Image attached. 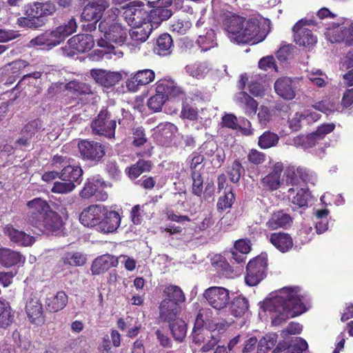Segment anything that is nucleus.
<instances>
[{
  "label": "nucleus",
  "instance_id": "1",
  "mask_svg": "<svg viewBox=\"0 0 353 353\" xmlns=\"http://www.w3.org/2000/svg\"><path fill=\"white\" fill-rule=\"evenodd\" d=\"M303 293L296 286L285 287L276 294L263 303V309L272 314V324L279 325L289 318H293L306 311Z\"/></svg>",
  "mask_w": 353,
  "mask_h": 353
},
{
  "label": "nucleus",
  "instance_id": "2",
  "mask_svg": "<svg viewBox=\"0 0 353 353\" xmlns=\"http://www.w3.org/2000/svg\"><path fill=\"white\" fill-rule=\"evenodd\" d=\"M223 26L227 36L233 43H256L263 38L258 36L259 23L256 19H245L242 17L229 13L223 21Z\"/></svg>",
  "mask_w": 353,
  "mask_h": 353
},
{
  "label": "nucleus",
  "instance_id": "3",
  "mask_svg": "<svg viewBox=\"0 0 353 353\" xmlns=\"http://www.w3.org/2000/svg\"><path fill=\"white\" fill-rule=\"evenodd\" d=\"M77 23L74 18L55 30L47 31L30 41V45L41 50H49L61 43L67 37L76 31Z\"/></svg>",
  "mask_w": 353,
  "mask_h": 353
},
{
  "label": "nucleus",
  "instance_id": "4",
  "mask_svg": "<svg viewBox=\"0 0 353 353\" xmlns=\"http://www.w3.org/2000/svg\"><path fill=\"white\" fill-rule=\"evenodd\" d=\"M117 117L111 110L103 108L97 117L91 123L92 133L108 138L114 137L117 126Z\"/></svg>",
  "mask_w": 353,
  "mask_h": 353
},
{
  "label": "nucleus",
  "instance_id": "5",
  "mask_svg": "<svg viewBox=\"0 0 353 353\" xmlns=\"http://www.w3.org/2000/svg\"><path fill=\"white\" fill-rule=\"evenodd\" d=\"M143 3L139 1L130 2L127 7L123 8L120 20L125 21L130 27L146 23L148 12L142 8Z\"/></svg>",
  "mask_w": 353,
  "mask_h": 353
},
{
  "label": "nucleus",
  "instance_id": "6",
  "mask_svg": "<svg viewBox=\"0 0 353 353\" xmlns=\"http://www.w3.org/2000/svg\"><path fill=\"white\" fill-rule=\"evenodd\" d=\"M108 22L104 21L99 23V29L104 32V42L108 43L110 47L114 48L113 44L122 46L126 41L128 30L120 23H114L109 26L107 29Z\"/></svg>",
  "mask_w": 353,
  "mask_h": 353
},
{
  "label": "nucleus",
  "instance_id": "7",
  "mask_svg": "<svg viewBox=\"0 0 353 353\" xmlns=\"http://www.w3.org/2000/svg\"><path fill=\"white\" fill-rule=\"evenodd\" d=\"M267 265L265 256L261 255L250 260L247 265L245 283L249 286L258 285L265 276Z\"/></svg>",
  "mask_w": 353,
  "mask_h": 353
},
{
  "label": "nucleus",
  "instance_id": "8",
  "mask_svg": "<svg viewBox=\"0 0 353 353\" xmlns=\"http://www.w3.org/2000/svg\"><path fill=\"white\" fill-rule=\"evenodd\" d=\"M203 297L212 307L221 311L225 309L230 303V290L223 287H210L204 291Z\"/></svg>",
  "mask_w": 353,
  "mask_h": 353
},
{
  "label": "nucleus",
  "instance_id": "9",
  "mask_svg": "<svg viewBox=\"0 0 353 353\" xmlns=\"http://www.w3.org/2000/svg\"><path fill=\"white\" fill-rule=\"evenodd\" d=\"M106 186V183L99 176H93L87 180L79 196L83 199L94 197L97 201H104L108 197L104 190Z\"/></svg>",
  "mask_w": 353,
  "mask_h": 353
},
{
  "label": "nucleus",
  "instance_id": "10",
  "mask_svg": "<svg viewBox=\"0 0 353 353\" xmlns=\"http://www.w3.org/2000/svg\"><path fill=\"white\" fill-rule=\"evenodd\" d=\"M313 23L312 20H299L292 28L295 43L305 48L310 49L317 42L316 37L305 26Z\"/></svg>",
  "mask_w": 353,
  "mask_h": 353
},
{
  "label": "nucleus",
  "instance_id": "11",
  "mask_svg": "<svg viewBox=\"0 0 353 353\" xmlns=\"http://www.w3.org/2000/svg\"><path fill=\"white\" fill-rule=\"evenodd\" d=\"M26 221L34 227L51 210L48 203L41 198H35L27 202Z\"/></svg>",
  "mask_w": 353,
  "mask_h": 353
},
{
  "label": "nucleus",
  "instance_id": "12",
  "mask_svg": "<svg viewBox=\"0 0 353 353\" xmlns=\"http://www.w3.org/2000/svg\"><path fill=\"white\" fill-rule=\"evenodd\" d=\"M78 148L81 157L88 161L99 162L105 154L104 146L94 141L81 140Z\"/></svg>",
  "mask_w": 353,
  "mask_h": 353
},
{
  "label": "nucleus",
  "instance_id": "13",
  "mask_svg": "<svg viewBox=\"0 0 353 353\" xmlns=\"http://www.w3.org/2000/svg\"><path fill=\"white\" fill-rule=\"evenodd\" d=\"M193 342L199 345H203L201 350L207 352L212 350L219 342L220 335L216 330L204 329L194 332L192 337Z\"/></svg>",
  "mask_w": 353,
  "mask_h": 353
},
{
  "label": "nucleus",
  "instance_id": "14",
  "mask_svg": "<svg viewBox=\"0 0 353 353\" xmlns=\"http://www.w3.org/2000/svg\"><path fill=\"white\" fill-rule=\"evenodd\" d=\"M105 209L102 205H91L82 211L79 221L84 226L97 228L101 218L105 214Z\"/></svg>",
  "mask_w": 353,
  "mask_h": 353
},
{
  "label": "nucleus",
  "instance_id": "15",
  "mask_svg": "<svg viewBox=\"0 0 353 353\" xmlns=\"http://www.w3.org/2000/svg\"><path fill=\"white\" fill-rule=\"evenodd\" d=\"M155 73L152 70L145 69L137 71L125 81L128 90L137 92L139 86L146 85L154 80Z\"/></svg>",
  "mask_w": 353,
  "mask_h": 353
},
{
  "label": "nucleus",
  "instance_id": "16",
  "mask_svg": "<svg viewBox=\"0 0 353 353\" xmlns=\"http://www.w3.org/2000/svg\"><path fill=\"white\" fill-rule=\"evenodd\" d=\"M109 6L108 0H94L88 3L83 8L81 17L88 21H98L103 12Z\"/></svg>",
  "mask_w": 353,
  "mask_h": 353
},
{
  "label": "nucleus",
  "instance_id": "17",
  "mask_svg": "<svg viewBox=\"0 0 353 353\" xmlns=\"http://www.w3.org/2000/svg\"><path fill=\"white\" fill-rule=\"evenodd\" d=\"M90 75L97 83L108 88L114 86L121 79L119 72L103 69H92L90 70Z\"/></svg>",
  "mask_w": 353,
  "mask_h": 353
},
{
  "label": "nucleus",
  "instance_id": "18",
  "mask_svg": "<svg viewBox=\"0 0 353 353\" xmlns=\"http://www.w3.org/2000/svg\"><path fill=\"white\" fill-rule=\"evenodd\" d=\"M105 215L103 216L96 230L103 233L114 232L120 225L121 217L115 211L105 210Z\"/></svg>",
  "mask_w": 353,
  "mask_h": 353
},
{
  "label": "nucleus",
  "instance_id": "19",
  "mask_svg": "<svg viewBox=\"0 0 353 353\" xmlns=\"http://www.w3.org/2000/svg\"><path fill=\"white\" fill-rule=\"evenodd\" d=\"M296 81L289 77L278 79L274 83V90L281 97L291 100L295 97Z\"/></svg>",
  "mask_w": 353,
  "mask_h": 353
},
{
  "label": "nucleus",
  "instance_id": "20",
  "mask_svg": "<svg viewBox=\"0 0 353 353\" xmlns=\"http://www.w3.org/2000/svg\"><path fill=\"white\" fill-rule=\"evenodd\" d=\"M63 221L61 217L54 211L50 210L39 221V224L36 225L34 228L41 231L54 232L60 230L62 227Z\"/></svg>",
  "mask_w": 353,
  "mask_h": 353
},
{
  "label": "nucleus",
  "instance_id": "21",
  "mask_svg": "<svg viewBox=\"0 0 353 353\" xmlns=\"http://www.w3.org/2000/svg\"><path fill=\"white\" fill-rule=\"evenodd\" d=\"M181 307L176 303L161 301L159 305V319L161 321L168 323L179 318Z\"/></svg>",
  "mask_w": 353,
  "mask_h": 353
},
{
  "label": "nucleus",
  "instance_id": "22",
  "mask_svg": "<svg viewBox=\"0 0 353 353\" xmlns=\"http://www.w3.org/2000/svg\"><path fill=\"white\" fill-rule=\"evenodd\" d=\"M152 30L153 25L150 24V22L132 27L129 34L132 39V45L135 46V49L137 48L135 43L145 42L148 39Z\"/></svg>",
  "mask_w": 353,
  "mask_h": 353
},
{
  "label": "nucleus",
  "instance_id": "23",
  "mask_svg": "<svg viewBox=\"0 0 353 353\" xmlns=\"http://www.w3.org/2000/svg\"><path fill=\"white\" fill-rule=\"evenodd\" d=\"M118 260L110 254H104L97 258L92 263L91 271L93 274H100L117 265Z\"/></svg>",
  "mask_w": 353,
  "mask_h": 353
},
{
  "label": "nucleus",
  "instance_id": "24",
  "mask_svg": "<svg viewBox=\"0 0 353 353\" xmlns=\"http://www.w3.org/2000/svg\"><path fill=\"white\" fill-rule=\"evenodd\" d=\"M26 313L32 322L37 324L43 323V307L36 296L30 298L26 305Z\"/></svg>",
  "mask_w": 353,
  "mask_h": 353
},
{
  "label": "nucleus",
  "instance_id": "25",
  "mask_svg": "<svg viewBox=\"0 0 353 353\" xmlns=\"http://www.w3.org/2000/svg\"><path fill=\"white\" fill-rule=\"evenodd\" d=\"M5 232L9 236L11 241L21 246H30L35 241L34 236L27 234L23 231L18 230L11 225L6 226Z\"/></svg>",
  "mask_w": 353,
  "mask_h": 353
},
{
  "label": "nucleus",
  "instance_id": "26",
  "mask_svg": "<svg viewBox=\"0 0 353 353\" xmlns=\"http://www.w3.org/2000/svg\"><path fill=\"white\" fill-rule=\"evenodd\" d=\"M346 30L347 27H340L338 23L327 28L325 34L331 43H344L346 46H351V41H347L349 36Z\"/></svg>",
  "mask_w": 353,
  "mask_h": 353
},
{
  "label": "nucleus",
  "instance_id": "27",
  "mask_svg": "<svg viewBox=\"0 0 353 353\" xmlns=\"http://www.w3.org/2000/svg\"><path fill=\"white\" fill-rule=\"evenodd\" d=\"M236 103L245 110L248 116L255 114L258 103L245 92H239L235 96Z\"/></svg>",
  "mask_w": 353,
  "mask_h": 353
},
{
  "label": "nucleus",
  "instance_id": "28",
  "mask_svg": "<svg viewBox=\"0 0 353 353\" xmlns=\"http://www.w3.org/2000/svg\"><path fill=\"white\" fill-rule=\"evenodd\" d=\"M270 243L281 252H288L293 246L292 237L287 233L274 232L269 237Z\"/></svg>",
  "mask_w": 353,
  "mask_h": 353
},
{
  "label": "nucleus",
  "instance_id": "29",
  "mask_svg": "<svg viewBox=\"0 0 353 353\" xmlns=\"http://www.w3.org/2000/svg\"><path fill=\"white\" fill-rule=\"evenodd\" d=\"M71 46L77 53H83L91 50L94 44L92 36L88 34H77L70 39Z\"/></svg>",
  "mask_w": 353,
  "mask_h": 353
},
{
  "label": "nucleus",
  "instance_id": "30",
  "mask_svg": "<svg viewBox=\"0 0 353 353\" xmlns=\"http://www.w3.org/2000/svg\"><path fill=\"white\" fill-rule=\"evenodd\" d=\"M25 257L19 252L8 248H0V263L6 267H11L23 263Z\"/></svg>",
  "mask_w": 353,
  "mask_h": 353
},
{
  "label": "nucleus",
  "instance_id": "31",
  "mask_svg": "<svg viewBox=\"0 0 353 353\" xmlns=\"http://www.w3.org/2000/svg\"><path fill=\"white\" fill-rule=\"evenodd\" d=\"M68 301V295L63 291H59L56 295L46 299V310L50 312H57L66 306Z\"/></svg>",
  "mask_w": 353,
  "mask_h": 353
},
{
  "label": "nucleus",
  "instance_id": "32",
  "mask_svg": "<svg viewBox=\"0 0 353 353\" xmlns=\"http://www.w3.org/2000/svg\"><path fill=\"white\" fill-rule=\"evenodd\" d=\"M157 92H163L166 99L168 97H177L183 94V91L176 82L171 79L160 81L157 84Z\"/></svg>",
  "mask_w": 353,
  "mask_h": 353
},
{
  "label": "nucleus",
  "instance_id": "33",
  "mask_svg": "<svg viewBox=\"0 0 353 353\" xmlns=\"http://www.w3.org/2000/svg\"><path fill=\"white\" fill-rule=\"evenodd\" d=\"M292 223L291 216L283 211H276L272 214L266 223V226L271 230L285 228Z\"/></svg>",
  "mask_w": 353,
  "mask_h": 353
},
{
  "label": "nucleus",
  "instance_id": "34",
  "mask_svg": "<svg viewBox=\"0 0 353 353\" xmlns=\"http://www.w3.org/2000/svg\"><path fill=\"white\" fill-rule=\"evenodd\" d=\"M172 16V12L168 8L156 6L150 13L147 21L153 25V29L157 28L162 21L168 19Z\"/></svg>",
  "mask_w": 353,
  "mask_h": 353
},
{
  "label": "nucleus",
  "instance_id": "35",
  "mask_svg": "<svg viewBox=\"0 0 353 353\" xmlns=\"http://www.w3.org/2000/svg\"><path fill=\"white\" fill-rule=\"evenodd\" d=\"M83 170L79 166H72L68 164L63 168L60 172L59 179L61 180L69 181L74 184H80L82 181Z\"/></svg>",
  "mask_w": 353,
  "mask_h": 353
},
{
  "label": "nucleus",
  "instance_id": "36",
  "mask_svg": "<svg viewBox=\"0 0 353 353\" xmlns=\"http://www.w3.org/2000/svg\"><path fill=\"white\" fill-rule=\"evenodd\" d=\"M41 3H34L28 12L30 19H26V24L30 28H38L41 26L44 22L42 19L43 17V11H41Z\"/></svg>",
  "mask_w": 353,
  "mask_h": 353
},
{
  "label": "nucleus",
  "instance_id": "37",
  "mask_svg": "<svg viewBox=\"0 0 353 353\" xmlns=\"http://www.w3.org/2000/svg\"><path fill=\"white\" fill-rule=\"evenodd\" d=\"M165 299L162 301H167L176 303L179 305L185 301V296L182 290L177 285H170L163 291Z\"/></svg>",
  "mask_w": 353,
  "mask_h": 353
},
{
  "label": "nucleus",
  "instance_id": "38",
  "mask_svg": "<svg viewBox=\"0 0 353 353\" xmlns=\"http://www.w3.org/2000/svg\"><path fill=\"white\" fill-rule=\"evenodd\" d=\"M176 130V127L171 123H161L156 128L157 137L162 139L161 143L163 145L170 143Z\"/></svg>",
  "mask_w": 353,
  "mask_h": 353
},
{
  "label": "nucleus",
  "instance_id": "39",
  "mask_svg": "<svg viewBox=\"0 0 353 353\" xmlns=\"http://www.w3.org/2000/svg\"><path fill=\"white\" fill-rule=\"evenodd\" d=\"M172 39L168 34H161L157 40L154 52L159 56L169 55L172 52Z\"/></svg>",
  "mask_w": 353,
  "mask_h": 353
},
{
  "label": "nucleus",
  "instance_id": "40",
  "mask_svg": "<svg viewBox=\"0 0 353 353\" xmlns=\"http://www.w3.org/2000/svg\"><path fill=\"white\" fill-rule=\"evenodd\" d=\"M168 323L173 338L176 341L181 342L185 339L187 333L185 322L181 318H178Z\"/></svg>",
  "mask_w": 353,
  "mask_h": 353
},
{
  "label": "nucleus",
  "instance_id": "41",
  "mask_svg": "<svg viewBox=\"0 0 353 353\" xmlns=\"http://www.w3.org/2000/svg\"><path fill=\"white\" fill-rule=\"evenodd\" d=\"M196 43L203 52H206L215 47L216 42L214 31L212 29H209L205 34H200L196 40Z\"/></svg>",
  "mask_w": 353,
  "mask_h": 353
},
{
  "label": "nucleus",
  "instance_id": "42",
  "mask_svg": "<svg viewBox=\"0 0 353 353\" xmlns=\"http://www.w3.org/2000/svg\"><path fill=\"white\" fill-rule=\"evenodd\" d=\"M249 309L248 300L243 296H238L232 299L230 305L232 314L235 316H241L245 314Z\"/></svg>",
  "mask_w": 353,
  "mask_h": 353
},
{
  "label": "nucleus",
  "instance_id": "43",
  "mask_svg": "<svg viewBox=\"0 0 353 353\" xmlns=\"http://www.w3.org/2000/svg\"><path fill=\"white\" fill-rule=\"evenodd\" d=\"M28 65V63L22 59L15 60L1 68L2 74L9 75L10 77H17L21 71Z\"/></svg>",
  "mask_w": 353,
  "mask_h": 353
},
{
  "label": "nucleus",
  "instance_id": "44",
  "mask_svg": "<svg viewBox=\"0 0 353 353\" xmlns=\"http://www.w3.org/2000/svg\"><path fill=\"white\" fill-rule=\"evenodd\" d=\"M210 70V66L205 62L194 63L189 64L185 67V72L193 77L203 78Z\"/></svg>",
  "mask_w": 353,
  "mask_h": 353
},
{
  "label": "nucleus",
  "instance_id": "45",
  "mask_svg": "<svg viewBox=\"0 0 353 353\" xmlns=\"http://www.w3.org/2000/svg\"><path fill=\"white\" fill-rule=\"evenodd\" d=\"M150 161L139 160L134 165L131 166L128 171V176L132 179L139 177L142 173L149 172L151 169Z\"/></svg>",
  "mask_w": 353,
  "mask_h": 353
},
{
  "label": "nucleus",
  "instance_id": "46",
  "mask_svg": "<svg viewBox=\"0 0 353 353\" xmlns=\"http://www.w3.org/2000/svg\"><path fill=\"white\" fill-rule=\"evenodd\" d=\"M277 337L278 336L275 333H269L262 337L258 343L257 353H266L275 345Z\"/></svg>",
  "mask_w": 353,
  "mask_h": 353
},
{
  "label": "nucleus",
  "instance_id": "47",
  "mask_svg": "<svg viewBox=\"0 0 353 353\" xmlns=\"http://www.w3.org/2000/svg\"><path fill=\"white\" fill-rule=\"evenodd\" d=\"M279 140V136L270 131H266L259 138V146L262 149H268L275 146Z\"/></svg>",
  "mask_w": 353,
  "mask_h": 353
},
{
  "label": "nucleus",
  "instance_id": "48",
  "mask_svg": "<svg viewBox=\"0 0 353 353\" xmlns=\"http://www.w3.org/2000/svg\"><path fill=\"white\" fill-rule=\"evenodd\" d=\"M85 256L78 252H70L65 253L61 258V261L64 264L80 266L85 263Z\"/></svg>",
  "mask_w": 353,
  "mask_h": 353
},
{
  "label": "nucleus",
  "instance_id": "49",
  "mask_svg": "<svg viewBox=\"0 0 353 353\" xmlns=\"http://www.w3.org/2000/svg\"><path fill=\"white\" fill-rule=\"evenodd\" d=\"M13 320V315L7 303L0 300V327H6L10 325Z\"/></svg>",
  "mask_w": 353,
  "mask_h": 353
},
{
  "label": "nucleus",
  "instance_id": "50",
  "mask_svg": "<svg viewBox=\"0 0 353 353\" xmlns=\"http://www.w3.org/2000/svg\"><path fill=\"white\" fill-rule=\"evenodd\" d=\"M76 186L77 185L73 182L61 180L60 181L54 183L51 191L57 194H68L72 192Z\"/></svg>",
  "mask_w": 353,
  "mask_h": 353
},
{
  "label": "nucleus",
  "instance_id": "51",
  "mask_svg": "<svg viewBox=\"0 0 353 353\" xmlns=\"http://www.w3.org/2000/svg\"><path fill=\"white\" fill-rule=\"evenodd\" d=\"M166 96L163 92H157L148 101V108L154 112H159L166 101Z\"/></svg>",
  "mask_w": 353,
  "mask_h": 353
},
{
  "label": "nucleus",
  "instance_id": "52",
  "mask_svg": "<svg viewBox=\"0 0 353 353\" xmlns=\"http://www.w3.org/2000/svg\"><path fill=\"white\" fill-rule=\"evenodd\" d=\"M309 80L318 87H324L327 83V76L321 70H312L308 72Z\"/></svg>",
  "mask_w": 353,
  "mask_h": 353
},
{
  "label": "nucleus",
  "instance_id": "53",
  "mask_svg": "<svg viewBox=\"0 0 353 353\" xmlns=\"http://www.w3.org/2000/svg\"><path fill=\"white\" fill-rule=\"evenodd\" d=\"M42 129L43 123L41 120H32L24 125L21 130V134H27L32 138L37 132Z\"/></svg>",
  "mask_w": 353,
  "mask_h": 353
},
{
  "label": "nucleus",
  "instance_id": "54",
  "mask_svg": "<svg viewBox=\"0 0 353 353\" xmlns=\"http://www.w3.org/2000/svg\"><path fill=\"white\" fill-rule=\"evenodd\" d=\"M67 88L80 94H92L90 86L85 83L72 81L67 84Z\"/></svg>",
  "mask_w": 353,
  "mask_h": 353
},
{
  "label": "nucleus",
  "instance_id": "55",
  "mask_svg": "<svg viewBox=\"0 0 353 353\" xmlns=\"http://www.w3.org/2000/svg\"><path fill=\"white\" fill-rule=\"evenodd\" d=\"M307 347V343L304 339L296 337L290 344L288 353H302Z\"/></svg>",
  "mask_w": 353,
  "mask_h": 353
},
{
  "label": "nucleus",
  "instance_id": "56",
  "mask_svg": "<svg viewBox=\"0 0 353 353\" xmlns=\"http://www.w3.org/2000/svg\"><path fill=\"white\" fill-rule=\"evenodd\" d=\"M234 199V194L230 190L225 192L224 195L220 196L217 202L218 210L223 211L231 208Z\"/></svg>",
  "mask_w": 353,
  "mask_h": 353
},
{
  "label": "nucleus",
  "instance_id": "57",
  "mask_svg": "<svg viewBox=\"0 0 353 353\" xmlns=\"http://www.w3.org/2000/svg\"><path fill=\"white\" fill-rule=\"evenodd\" d=\"M244 172V168L239 161H234L232 164L231 169L229 172L230 179L236 183L239 181L241 174Z\"/></svg>",
  "mask_w": 353,
  "mask_h": 353
},
{
  "label": "nucleus",
  "instance_id": "58",
  "mask_svg": "<svg viewBox=\"0 0 353 353\" xmlns=\"http://www.w3.org/2000/svg\"><path fill=\"white\" fill-rule=\"evenodd\" d=\"M297 173L301 179L306 183L314 185L317 181L316 175L312 171L303 168H298Z\"/></svg>",
  "mask_w": 353,
  "mask_h": 353
},
{
  "label": "nucleus",
  "instance_id": "59",
  "mask_svg": "<svg viewBox=\"0 0 353 353\" xmlns=\"http://www.w3.org/2000/svg\"><path fill=\"white\" fill-rule=\"evenodd\" d=\"M263 185H267L270 190H276L280 187L281 179L279 176L268 174L262 179Z\"/></svg>",
  "mask_w": 353,
  "mask_h": 353
},
{
  "label": "nucleus",
  "instance_id": "60",
  "mask_svg": "<svg viewBox=\"0 0 353 353\" xmlns=\"http://www.w3.org/2000/svg\"><path fill=\"white\" fill-rule=\"evenodd\" d=\"M190 26L191 23L188 21L177 20L171 25V29L173 32L184 34Z\"/></svg>",
  "mask_w": 353,
  "mask_h": 353
},
{
  "label": "nucleus",
  "instance_id": "61",
  "mask_svg": "<svg viewBox=\"0 0 353 353\" xmlns=\"http://www.w3.org/2000/svg\"><path fill=\"white\" fill-rule=\"evenodd\" d=\"M192 177L193 180L192 190L196 195H200L203 189V179L201 174L196 171H192Z\"/></svg>",
  "mask_w": 353,
  "mask_h": 353
},
{
  "label": "nucleus",
  "instance_id": "62",
  "mask_svg": "<svg viewBox=\"0 0 353 353\" xmlns=\"http://www.w3.org/2000/svg\"><path fill=\"white\" fill-rule=\"evenodd\" d=\"M308 196V193L301 189L296 193V195L293 197L292 202L299 207H305L307 205Z\"/></svg>",
  "mask_w": 353,
  "mask_h": 353
},
{
  "label": "nucleus",
  "instance_id": "63",
  "mask_svg": "<svg viewBox=\"0 0 353 353\" xmlns=\"http://www.w3.org/2000/svg\"><path fill=\"white\" fill-rule=\"evenodd\" d=\"M259 122L261 126H266L272 119V114L268 107L261 106L258 113Z\"/></svg>",
  "mask_w": 353,
  "mask_h": 353
},
{
  "label": "nucleus",
  "instance_id": "64",
  "mask_svg": "<svg viewBox=\"0 0 353 353\" xmlns=\"http://www.w3.org/2000/svg\"><path fill=\"white\" fill-rule=\"evenodd\" d=\"M335 128L334 123H324L319 126L315 132H313L315 135L322 140L326 134L332 132Z\"/></svg>",
  "mask_w": 353,
  "mask_h": 353
}]
</instances>
